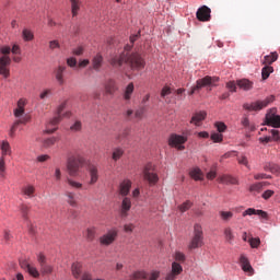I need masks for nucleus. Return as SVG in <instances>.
<instances>
[{"label": "nucleus", "mask_w": 280, "mask_h": 280, "mask_svg": "<svg viewBox=\"0 0 280 280\" xmlns=\"http://www.w3.org/2000/svg\"><path fill=\"white\" fill-rule=\"evenodd\" d=\"M124 231H125V233H132V231H135V224H132V223L125 224Z\"/></svg>", "instance_id": "nucleus-64"}, {"label": "nucleus", "mask_w": 280, "mask_h": 280, "mask_svg": "<svg viewBox=\"0 0 280 280\" xmlns=\"http://www.w3.org/2000/svg\"><path fill=\"white\" fill-rule=\"evenodd\" d=\"M96 234H97V229L95 226L88 228L85 232V237L88 242H93V240H95Z\"/></svg>", "instance_id": "nucleus-34"}, {"label": "nucleus", "mask_w": 280, "mask_h": 280, "mask_svg": "<svg viewBox=\"0 0 280 280\" xmlns=\"http://www.w3.org/2000/svg\"><path fill=\"white\" fill-rule=\"evenodd\" d=\"M278 58H279V55L277 52H271L270 55H267L264 57L262 65L270 67L272 62H277Z\"/></svg>", "instance_id": "nucleus-28"}, {"label": "nucleus", "mask_w": 280, "mask_h": 280, "mask_svg": "<svg viewBox=\"0 0 280 280\" xmlns=\"http://www.w3.org/2000/svg\"><path fill=\"white\" fill-rule=\"evenodd\" d=\"M131 187H132V182L130 179H124L122 182H120L118 186L119 196H121L122 198L128 197V195L130 194Z\"/></svg>", "instance_id": "nucleus-14"}, {"label": "nucleus", "mask_w": 280, "mask_h": 280, "mask_svg": "<svg viewBox=\"0 0 280 280\" xmlns=\"http://www.w3.org/2000/svg\"><path fill=\"white\" fill-rule=\"evenodd\" d=\"M222 139H223L222 133H212V135H211V140H212L214 143H221Z\"/></svg>", "instance_id": "nucleus-58"}, {"label": "nucleus", "mask_w": 280, "mask_h": 280, "mask_svg": "<svg viewBox=\"0 0 280 280\" xmlns=\"http://www.w3.org/2000/svg\"><path fill=\"white\" fill-rule=\"evenodd\" d=\"M207 119V112H199L192 115L190 124L195 126H200V121H205Z\"/></svg>", "instance_id": "nucleus-22"}, {"label": "nucleus", "mask_w": 280, "mask_h": 280, "mask_svg": "<svg viewBox=\"0 0 280 280\" xmlns=\"http://www.w3.org/2000/svg\"><path fill=\"white\" fill-rule=\"evenodd\" d=\"M143 178L144 180H148L150 185H156L159 183V175L154 173V165L152 164H147L144 170H143Z\"/></svg>", "instance_id": "nucleus-10"}, {"label": "nucleus", "mask_w": 280, "mask_h": 280, "mask_svg": "<svg viewBox=\"0 0 280 280\" xmlns=\"http://www.w3.org/2000/svg\"><path fill=\"white\" fill-rule=\"evenodd\" d=\"M143 115H145V107H140L135 112L136 119H143Z\"/></svg>", "instance_id": "nucleus-54"}, {"label": "nucleus", "mask_w": 280, "mask_h": 280, "mask_svg": "<svg viewBox=\"0 0 280 280\" xmlns=\"http://www.w3.org/2000/svg\"><path fill=\"white\" fill-rule=\"evenodd\" d=\"M20 211L22 213V218H24V220H27V213H30V207L27 205H22L20 207Z\"/></svg>", "instance_id": "nucleus-51"}, {"label": "nucleus", "mask_w": 280, "mask_h": 280, "mask_svg": "<svg viewBox=\"0 0 280 280\" xmlns=\"http://www.w3.org/2000/svg\"><path fill=\"white\" fill-rule=\"evenodd\" d=\"M48 47L49 49L54 50V49H60V43L57 39L50 40L48 43Z\"/></svg>", "instance_id": "nucleus-56"}, {"label": "nucleus", "mask_w": 280, "mask_h": 280, "mask_svg": "<svg viewBox=\"0 0 280 280\" xmlns=\"http://www.w3.org/2000/svg\"><path fill=\"white\" fill-rule=\"evenodd\" d=\"M255 180H264V179H270L272 176L266 174V173H258L254 175Z\"/></svg>", "instance_id": "nucleus-52"}, {"label": "nucleus", "mask_w": 280, "mask_h": 280, "mask_svg": "<svg viewBox=\"0 0 280 280\" xmlns=\"http://www.w3.org/2000/svg\"><path fill=\"white\" fill-rule=\"evenodd\" d=\"M214 126L218 132H224V130H226V125L224 122H215Z\"/></svg>", "instance_id": "nucleus-61"}, {"label": "nucleus", "mask_w": 280, "mask_h": 280, "mask_svg": "<svg viewBox=\"0 0 280 280\" xmlns=\"http://www.w3.org/2000/svg\"><path fill=\"white\" fill-rule=\"evenodd\" d=\"M171 272L173 275H176L178 277V275H180L183 272V266H180V264H178L177 261H174L172 264V270Z\"/></svg>", "instance_id": "nucleus-44"}, {"label": "nucleus", "mask_w": 280, "mask_h": 280, "mask_svg": "<svg viewBox=\"0 0 280 280\" xmlns=\"http://www.w3.org/2000/svg\"><path fill=\"white\" fill-rule=\"evenodd\" d=\"M104 62V57L101 54H97L92 60V67L94 71H100L102 69V65Z\"/></svg>", "instance_id": "nucleus-26"}, {"label": "nucleus", "mask_w": 280, "mask_h": 280, "mask_svg": "<svg viewBox=\"0 0 280 280\" xmlns=\"http://www.w3.org/2000/svg\"><path fill=\"white\" fill-rule=\"evenodd\" d=\"M49 95H51V90L46 89L39 94V100H46Z\"/></svg>", "instance_id": "nucleus-63"}, {"label": "nucleus", "mask_w": 280, "mask_h": 280, "mask_svg": "<svg viewBox=\"0 0 280 280\" xmlns=\"http://www.w3.org/2000/svg\"><path fill=\"white\" fill-rule=\"evenodd\" d=\"M72 16H78V12L80 11V1L79 0H70Z\"/></svg>", "instance_id": "nucleus-43"}, {"label": "nucleus", "mask_w": 280, "mask_h": 280, "mask_svg": "<svg viewBox=\"0 0 280 280\" xmlns=\"http://www.w3.org/2000/svg\"><path fill=\"white\" fill-rule=\"evenodd\" d=\"M219 183H222L223 185H237V178L231 176V175H222L218 178Z\"/></svg>", "instance_id": "nucleus-23"}, {"label": "nucleus", "mask_w": 280, "mask_h": 280, "mask_svg": "<svg viewBox=\"0 0 280 280\" xmlns=\"http://www.w3.org/2000/svg\"><path fill=\"white\" fill-rule=\"evenodd\" d=\"M117 235H119V231L117 229H112L107 231L106 234L100 237V244L102 246H110L117 240Z\"/></svg>", "instance_id": "nucleus-11"}, {"label": "nucleus", "mask_w": 280, "mask_h": 280, "mask_svg": "<svg viewBox=\"0 0 280 280\" xmlns=\"http://www.w3.org/2000/svg\"><path fill=\"white\" fill-rule=\"evenodd\" d=\"M185 143H187V137L177 133H172L168 138V145L176 148V150H185Z\"/></svg>", "instance_id": "nucleus-9"}, {"label": "nucleus", "mask_w": 280, "mask_h": 280, "mask_svg": "<svg viewBox=\"0 0 280 280\" xmlns=\"http://www.w3.org/2000/svg\"><path fill=\"white\" fill-rule=\"evenodd\" d=\"M66 198L70 207H78V199H75V192L67 191Z\"/></svg>", "instance_id": "nucleus-31"}, {"label": "nucleus", "mask_w": 280, "mask_h": 280, "mask_svg": "<svg viewBox=\"0 0 280 280\" xmlns=\"http://www.w3.org/2000/svg\"><path fill=\"white\" fill-rule=\"evenodd\" d=\"M0 150H1V156H3V159L12 154V148L10 147V142H8L7 140L2 141Z\"/></svg>", "instance_id": "nucleus-27"}, {"label": "nucleus", "mask_w": 280, "mask_h": 280, "mask_svg": "<svg viewBox=\"0 0 280 280\" xmlns=\"http://www.w3.org/2000/svg\"><path fill=\"white\" fill-rule=\"evenodd\" d=\"M237 161L240 165H245V167H248V158H246L245 155L237 158Z\"/></svg>", "instance_id": "nucleus-62"}, {"label": "nucleus", "mask_w": 280, "mask_h": 280, "mask_svg": "<svg viewBox=\"0 0 280 280\" xmlns=\"http://www.w3.org/2000/svg\"><path fill=\"white\" fill-rule=\"evenodd\" d=\"M240 264H241L242 270L247 272L249 277H253V275H255V269H253V266H250V261L245 255H241Z\"/></svg>", "instance_id": "nucleus-15"}, {"label": "nucleus", "mask_w": 280, "mask_h": 280, "mask_svg": "<svg viewBox=\"0 0 280 280\" xmlns=\"http://www.w3.org/2000/svg\"><path fill=\"white\" fill-rule=\"evenodd\" d=\"M89 174H90L89 185H95V183H97V180H100V173L97 171V166L91 165L89 167Z\"/></svg>", "instance_id": "nucleus-20"}, {"label": "nucleus", "mask_w": 280, "mask_h": 280, "mask_svg": "<svg viewBox=\"0 0 280 280\" xmlns=\"http://www.w3.org/2000/svg\"><path fill=\"white\" fill-rule=\"evenodd\" d=\"M237 86L243 89V91H250L253 89V82L248 81V79L238 80Z\"/></svg>", "instance_id": "nucleus-30"}, {"label": "nucleus", "mask_w": 280, "mask_h": 280, "mask_svg": "<svg viewBox=\"0 0 280 280\" xmlns=\"http://www.w3.org/2000/svg\"><path fill=\"white\" fill-rule=\"evenodd\" d=\"M189 175L194 180H202L203 178L202 171L198 167L191 168Z\"/></svg>", "instance_id": "nucleus-32"}, {"label": "nucleus", "mask_w": 280, "mask_h": 280, "mask_svg": "<svg viewBox=\"0 0 280 280\" xmlns=\"http://www.w3.org/2000/svg\"><path fill=\"white\" fill-rule=\"evenodd\" d=\"M22 194L23 196H26L27 198H34L36 194V187L32 184H27L26 186L22 187Z\"/></svg>", "instance_id": "nucleus-24"}, {"label": "nucleus", "mask_w": 280, "mask_h": 280, "mask_svg": "<svg viewBox=\"0 0 280 280\" xmlns=\"http://www.w3.org/2000/svg\"><path fill=\"white\" fill-rule=\"evenodd\" d=\"M132 209V200L130 197H124L120 205V215L121 218H128V211Z\"/></svg>", "instance_id": "nucleus-16"}, {"label": "nucleus", "mask_w": 280, "mask_h": 280, "mask_svg": "<svg viewBox=\"0 0 280 280\" xmlns=\"http://www.w3.org/2000/svg\"><path fill=\"white\" fill-rule=\"evenodd\" d=\"M219 215L223 222H230L233 219V212L231 211H220Z\"/></svg>", "instance_id": "nucleus-42"}, {"label": "nucleus", "mask_w": 280, "mask_h": 280, "mask_svg": "<svg viewBox=\"0 0 280 280\" xmlns=\"http://www.w3.org/2000/svg\"><path fill=\"white\" fill-rule=\"evenodd\" d=\"M67 183L68 185H70V187H73V189H82V183L80 182H75L71 178H67Z\"/></svg>", "instance_id": "nucleus-48"}, {"label": "nucleus", "mask_w": 280, "mask_h": 280, "mask_svg": "<svg viewBox=\"0 0 280 280\" xmlns=\"http://www.w3.org/2000/svg\"><path fill=\"white\" fill-rule=\"evenodd\" d=\"M196 18L202 23L211 21V9L207 5H202L197 10Z\"/></svg>", "instance_id": "nucleus-13"}, {"label": "nucleus", "mask_w": 280, "mask_h": 280, "mask_svg": "<svg viewBox=\"0 0 280 280\" xmlns=\"http://www.w3.org/2000/svg\"><path fill=\"white\" fill-rule=\"evenodd\" d=\"M22 38L26 43H30V40H34V33L31 30L24 28L22 32Z\"/></svg>", "instance_id": "nucleus-41"}, {"label": "nucleus", "mask_w": 280, "mask_h": 280, "mask_svg": "<svg viewBox=\"0 0 280 280\" xmlns=\"http://www.w3.org/2000/svg\"><path fill=\"white\" fill-rule=\"evenodd\" d=\"M191 207H194V202L187 200V201H185L184 203H182V205L178 206V210H179L182 213H185V211H189V209H191Z\"/></svg>", "instance_id": "nucleus-45"}, {"label": "nucleus", "mask_w": 280, "mask_h": 280, "mask_svg": "<svg viewBox=\"0 0 280 280\" xmlns=\"http://www.w3.org/2000/svg\"><path fill=\"white\" fill-rule=\"evenodd\" d=\"M104 89L107 95H115V93L119 91V86L117 85V82L113 79H109L105 82Z\"/></svg>", "instance_id": "nucleus-18"}, {"label": "nucleus", "mask_w": 280, "mask_h": 280, "mask_svg": "<svg viewBox=\"0 0 280 280\" xmlns=\"http://www.w3.org/2000/svg\"><path fill=\"white\" fill-rule=\"evenodd\" d=\"M261 189H264V184L255 183L249 186L250 194H261Z\"/></svg>", "instance_id": "nucleus-38"}, {"label": "nucleus", "mask_w": 280, "mask_h": 280, "mask_svg": "<svg viewBox=\"0 0 280 280\" xmlns=\"http://www.w3.org/2000/svg\"><path fill=\"white\" fill-rule=\"evenodd\" d=\"M267 172H271V174H276V176H280V166L278 164L269 163L265 166Z\"/></svg>", "instance_id": "nucleus-33"}, {"label": "nucleus", "mask_w": 280, "mask_h": 280, "mask_svg": "<svg viewBox=\"0 0 280 280\" xmlns=\"http://www.w3.org/2000/svg\"><path fill=\"white\" fill-rule=\"evenodd\" d=\"M243 218H246V215H259L262 220H268V212L264 210H257L255 208H248L242 213Z\"/></svg>", "instance_id": "nucleus-17"}, {"label": "nucleus", "mask_w": 280, "mask_h": 280, "mask_svg": "<svg viewBox=\"0 0 280 280\" xmlns=\"http://www.w3.org/2000/svg\"><path fill=\"white\" fill-rule=\"evenodd\" d=\"M58 142V138L57 137H50V138H46L43 141V147L44 148H51L52 145H56V143Z\"/></svg>", "instance_id": "nucleus-40"}, {"label": "nucleus", "mask_w": 280, "mask_h": 280, "mask_svg": "<svg viewBox=\"0 0 280 280\" xmlns=\"http://www.w3.org/2000/svg\"><path fill=\"white\" fill-rule=\"evenodd\" d=\"M175 261H179V264H184L186 256L182 252H176L174 255Z\"/></svg>", "instance_id": "nucleus-53"}, {"label": "nucleus", "mask_w": 280, "mask_h": 280, "mask_svg": "<svg viewBox=\"0 0 280 280\" xmlns=\"http://www.w3.org/2000/svg\"><path fill=\"white\" fill-rule=\"evenodd\" d=\"M205 246V232H202V225L196 223L194 225L192 237L188 244L189 250H196V248H202Z\"/></svg>", "instance_id": "nucleus-4"}, {"label": "nucleus", "mask_w": 280, "mask_h": 280, "mask_svg": "<svg viewBox=\"0 0 280 280\" xmlns=\"http://www.w3.org/2000/svg\"><path fill=\"white\" fill-rule=\"evenodd\" d=\"M40 272L42 275H51V272H54V267H51V265H43L40 267Z\"/></svg>", "instance_id": "nucleus-46"}, {"label": "nucleus", "mask_w": 280, "mask_h": 280, "mask_svg": "<svg viewBox=\"0 0 280 280\" xmlns=\"http://www.w3.org/2000/svg\"><path fill=\"white\" fill-rule=\"evenodd\" d=\"M275 71V68L272 66H265L261 70V78L262 80H268L270 78V73Z\"/></svg>", "instance_id": "nucleus-37"}, {"label": "nucleus", "mask_w": 280, "mask_h": 280, "mask_svg": "<svg viewBox=\"0 0 280 280\" xmlns=\"http://www.w3.org/2000/svg\"><path fill=\"white\" fill-rule=\"evenodd\" d=\"M132 49V46L126 45L125 46V52H122L119 56H115L110 59L112 67L118 68L124 65V62H127L129 65L131 71H141V69H144L145 67V60L141 58V55L139 52H132L128 54Z\"/></svg>", "instance_id": "nucleus-1"}, {"label": "nucleus", "mask_w": 280, "mask_h": 280, "mask_svg": "<svg viewBox=\"0 0 280 280\" xmlns=\"http://www.w3.org/2000/svg\"><path fill=\"white\" fill-rule=\"evenodd\" d=\"M132 115H135V112L132 109H126L122 113L124 118L126 119V121H130Z\"/></svg>", "instance_id": "nucleus-59"}, {"label": "nucleus", "mask_w": 280, "mask_h": 280, "mask_svg": "<svg viewBox=\"0 0 280 280\" xmlns=\"http://www.w3.org/2000/svg\"><path fill=\"white\" fill-rule=\"evenodd\" d=\"M220 78L207 75L202 79H198L196 85L191 88L189 95H194L196 91H200V89H205V86H217L215 82H219Z\"/></svg>", "instance_id": "nucleus-7"}, {"label": "nucleus", "mask_w": 280, "mask_h": 280, "mask_svg": "<svg viewBox=\"0 0 280 280\" xmlns=\"http://www.w3.org/2000/svg\"><path fill=\"white\" fill-rule=\"evenodd\" d=\"M84 163H86V161L81 155L71 156L67 162L69 176H78V172H80V167H82Z\"/></svg>", "instance_id": "nucleus-6"}, {"label": "nucleus", "mask_w": 280, "mask_h": 280, "mask_svg": "<svg viewBox=\"0 0 280 280\" xmlns=\"http://www.w3.org/2000/svg\"><path fill=\"white\" fill-rule=\"evenodd\" d=\"M71 132H80L82 130V121L75 120L73 125L70 127Z\"/></svg>", "instance_id": "nucleus-47"}, {"label": "nucleus", "mask_w": 280, "mask_h": 280, "mask_svg": "<svg viewBox=\"0 0 280 280\" xmlns=\"http://www.w3.org/2000/svg\"><path fill=\"white\" fill-rule=\"evenodd\" d=\"M275 196V191L273 190H265L261 195V198H264V200H270V198H272Z\"/></svg>", "instance_id": "nucleus-55"}, {"label": "nucleus", "mask_w": 280, "mask_h": 280, "mask_svg": "<svg viewBox=\"0 0 280 280\" xmlns=\"http://www.w3.org/2000/svg\"><path fill=\"white\" fill-rule=\"evenodd\" d=\"M121 156H124V149L115 148L112 153L113 161L117 162L119 159H121Z\"/></svg>", "instance_id": "nucleus-39"}, {"label": "nucleus", "mask_w": 280, "mask_h": 280, "mask_svg": "<svg viewBox=\"0 0 280 280\" xmlns=\"http://www.w3.org/2000/svg\"><path fill=\"white\" fill-rule=\"evenodd\" d=\"M2 56L0 57V75L3 78H10V65H12V59L10 58V51L12 48L9 46H2L0 48Z\"/></svg>", "instance_id": "nucleus-3"}, {"label": "nucleus", "mask_w": 280, "mask_h": 280, "mask_svg": "<svg viewBox=\"0 0 280 280\" xmlns=\"http://www.w3.org/2000/svg\"><path fill=\"white\" fill-rule=\"evenodd\" d=\"M241 124L244 126V128H249V130L254 129V127L250 126V120H248V117H243Z\"/></svg>", "instance_id": "nucleus-60"}, {"label": "nucleus", "mask_w": 280, "mask_h": 280, "mask_svg": "<svg viewBox=\"0 0 280 280\" xmlns=\"http://www.w3.org/2000/svg\"><path fill=\"white\" fill-rule=\"evenodd\" d=\"M65 71H67V67H65V66H59L57 68V70L55 71V78H56L58 84H60V86H62V84H65Z\"/></svg>", "instance_id": "nucleus-21"}, {"label": "nucleus", "mask_w": 280, "mask_h": 280, "mask_svg": "<svg viewBox=\"0 0 280 280\" xmlns=\"http://www.w3.org/2000/svg\"><path fill=\"white\" fill-rule=\"evenodd\" d=\"M266 125L271 126L272 128H280V116L277 115V108H271L266 114Z\"/></svg>", "instance_id": "nucleus-12"}, {"label": "nucleus", "mask_w": 280, "mask_h": 280, "mask_svg": "<svg viewBox=\"0 0 280 280\" xmlns=\"http://www.w3.org/2000/svg\"><path fill=\"white\" fill-rule=\"evenodd\" d=\"M27 272L28 275H31V277H34L35 279H38V277H40L38 269H36V267L34 266L28 267Z\"/></svg>", "instance_id": "nucleus-50"}, {"label": "nucleus", "mask_w": 280, "mask_h": 280, "mask_svg": "<svg viewBox=\"0 0 280 280\" xmlns=\"http://www.w3.org/2000/svg\"><path fill=\"white\" fill-rule=\"evenodd\" d=\"M270 133H271V137L270 136H266L264 138H260L259 139L260 143H270V141H276L277 143H280L279 130L271 129Z\"/></svg>", "instance_id": "nucleus-19"}, {"label": "nucleus", "mask_w": 280, "mask_h": 280, "mask_svg": "<svg viewBox=\"0 0 280 280\" xmlns=\"http://www.w3.org/2000/svg\"><path fill=\"white\" fill-rule=\"evenodd\" d=\"M67 108V102L61 103L57 108V116L51 118L48 124L46 125V135H54L56 130H58V124L62 121V110Z\"/></svg>", "instance_id": "nucleus-5"}, {"label": "nucleus", "mask_w": 280, "mask_h": 280, "mask_svg": "<svg viewBox=\"0 0 280 280\" xmlns=\"http://www.w3.org/2000/svg\"><path fill=\"white\" fill-rule=\"evenodd\" d=\"M130 280H141V279H148V272L145 271H135L129 276Z\"/></svg>", "instance_id": "nucleus-35"}, {"label": "nucleus", "mask_w": 280, "mask_h": 280, "mask_svg": "<svg viewBox=\"0 0 280 280\" xmlns=\"http://www.w3.org/2000/svg\"><path fill=\"white\" fill-rule=\"evenodd\" d=\"M0 176L5 177V158L3 156L0 158Z\"/></svg>", "instance_id": "nucleus-49"}, {"label": "nucleus", "mask_w": 280, "mask_h": 280, "mask_svg": "<svg viewBox=\"0 0 280 280\" xmlns=\"http://www.w3.org/2000/svg\"><path fill=\"white\" fill-rule=\"evenodd\" d=\"M71 272L74 279L82 277V265L81 262H73L71 266Z\"/></svg>", "instance_id": "nucleus-29"}, {"label": "nucleus", "mask_w": 280, "mask_h": 280, "mask_svg": "<svg viewBox=\"0 0 280 280\" xmlns=\"http://www.w3.org/2000/svg\"><path fill=\"white\" fill-rule=\"evenodd\" d=\"M27 104V101L25 98H20L18 101V106L13 110L14 117H16L18 120L14 121L10 129V137H14V132H16V128L21 126V124L25 125L30 121V116L25 115V105Z\"/></svg>", "instance_id": "nucleus-2"}, {"label": "nucleus", "mask_w": 280, "mask_h": 280, "mask_svg": "<svg viewBox=\"0 0 280 280\" xmlns=\"http://www.w3.org/2000/svg\"><path fill=\"white\" fill-rule=\"evenodd\" d=\"M132 93H135V83H129L122 94V97L125 100V102H130L131 97H132Z\"/></svg>", "instance_id": "nucleus-25"}, {"label": "nucleus", "mask_w": 280, "mask_h": 280, "mask_svg": "<svg viewBox=\"0 0 280 280\" xmlns=\"http://www.w3.org/2000/svg\"><path fill=\"white\" fill-rule=\"evenodd\" d=\"M271 102H275V96H270L264 101H257L250 104L245 103L243 104V108L249 112H253V110L257 112V110H261L262 108H266V106H268V104H270Z\"/></svg>", "instance_id": "nucleus-8"}, {"label": "nucleus", "mask_w": 280, "mask_h": 280, "mask_svg": "<svg viewBox=\"0 0 280 280\" xmlns=\"http://www.w3.org/2000/svg\"><path fill=\"white\" fill-rule=\"evenodd\" d=\"M224 237L228 244H233V240H235V235L233 234V230L231 228H226L224 230Z\"/></svg>", "instance_id": "nucleus-36"}, {"label": "nucleus", "mask_w": 280, "mask_h": 280, "mask_svg": "<svg viewBox=\"0 0 280 280\" xmlns=\"http://www.w3.org/2000/svg\"><path fill=\"white\" fill-rule=\"evenodd\" d=\"M249 245L253 247V248H259V244H261V241L259 238H249Z\"/></svg>", "instance_id": "nucleus-57"}]
</instances>
